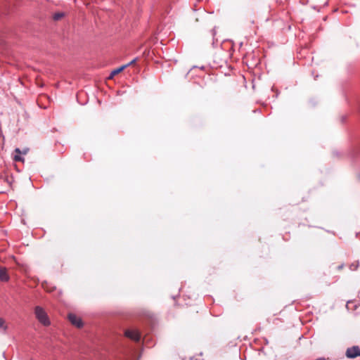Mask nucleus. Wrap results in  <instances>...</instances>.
I'll use <instances>...</instances> for the list:
<instances>
[{
	"label": "nucleus",
	"instance_id": "f257e3e1",
	"mask_svg": "<svg viewBox=\"0 0 360 360\" xmlns=\"http://www.w3.org/2000/svg\"><path fill=\"white\" fill-rule=\"evenodd\" d=\"M124 336L135 342H139L141 339V334L137 330H126Z\"/></svg>",
	"mask_w": 360,
	"mask_h": 360
},
{
	"label": "nucleus",
	"instance_id": "f03ea898",
	"mask_svg": "<svg viewBox=\"0 0 360 360\" xmlns=\"http://www.w3.org/2000/svg\"><path fill=\"white\" fill-rule=\"evenodd\" d=\"M346 356L349 359H354L360 356V348L359 346H353L347 348L346 351Z\"/></svg>",
	"mask_w": 360,
	"mask_h": 360
},
{
	"label": "nucleus",
	"instance_id": "7ed1b4c3",
	"mask_svg": "<svg viewBox=\"0 0 360 360\" xmlns=\"http://www.w3.org/2000/svg\"><path fill=\"white\" fill-rule=\"evenodd\" d=\"M68 319L70 322L77 328H82L83 326V322L82 319L75 314H69Z\"/></svg>",
	"mask_w": 360,
	"mask_h": 360
},
{
	"label": "nucleus",
	"instance_id": "20e7f679",
	"mask_svg": "<svg viewBox=\"0 0 360 360\" xmlns=\"http://www.w3.org/2000/svg\"><path fill=\"white\" fill-rule=\"evenodd\" d=\"M36 318L42 324L45 325V311L41 307H36L34 310Z\"/></svg>",
	"mask_w": 360,
	"mask_h": 360
},
{
	"label": "nucleus",
	"instance_id": "39448f33",
	"mask_svg": "<svg viewBox=\"0 0 360 360\" xmlns=\"http://www.w3.org/2000/svg\"><path fill=\"white\" fill-rule=\"evenodd\" d=\"M9 279L10 277L8 274L6 268L0 266V281L3 282H7L9 281Z\"/></svg>",
	"mask_w": 360,
	"mask_h": 360
},
{
	"label": "nucleus",
	"instance_id": "423d86ee",
	"mask_svg": "<svg viewBox=\"0 0 360 360\" xmlns=\"http://www.w3.org/2000/svg\"><path fill=\"white\" fill-rule=\"evenodd\" d=\"M127 67H128V65H124L111 72V73L109 75V79H112L115 75L121 72L122 70H124Z\"/></svg>",
	"mask_w": 360,
	"mask_h": 360
},
{
	"label": "nucleus",
	"instance_id": "0eeeda50",
	"mask_svg": "<svg viewBox=\"0 0 360 360\" xmlns=\"http://www.w3.org/2000/svg\"><path fill=\"white\" fill-rule=\"evenodd\" d=\"M15 153L16 154L14 155L13 160L15 162H23L24 161V158L20 155L21 150L19 148H15Z\"/></svg>",
	"mask_w": 360,
	"mask_h": 360
},
{
	"label": "nucleus",
	"instance_id": "6e6552de",
	"mask_svg": "<svg viewBox=\"0 0 360 360\" xmlns=\"http://www.w3.org/2000/svg\"><path fill=\"white\" fill-rule=\"evenodd\" d=\"M64 16V13H56L53 15V19L55 20H60L61 18H63Z\"/></svg>",
	"mask_w": 360,
	"mask_h": 360
},
{
	"label": "nucleus",
	"instance_id": "1a4fd4ad",
	"mask_svg": "<svg viewBox=\"0 0 360 360\" xmlns=\"http://www.w3.org/2000/svg\"><path fill=\"white\" fill-rule=\"evenodd\" d=\"M43 98L44 96H39V98L37 99V103L39 105V106L41 108H44V104H43Z\"/></svg>",
	"mask_w": 360,
	"mask_h": 360
},
{
	"label": "nucleus",
	"instance_id": "9d476101",
	"mask_svg": "<svg viewBox=\"0 0 360 360\" xmlns=\"http://www.w3.org/2000/svg\"><path fill=\"white\" fill-rule=\"evenodd\" d=\"M4 326V320L0 318V328Z\"/></svg>",
	"mask_w": 360,
	"mask_h": 360
},
{
	"label": "nucleus",
	"instance_id": "9b49d317",
	"mask_svg": "<svg viewBox=\"0 0 360 360\" xmlns=\"http://www.w3.org/2000/svg\"><path fill=\"white\" fill-rule=\"evenodd\" d=\"M136 58L132 60L131 62H129V63H127V65H128V66L131 65V64H134V63L136 61Z\"/></svg>",
	"mask_w": 360,
	"mask_h": 360
},
{
	"label": "nucleus",
	"instance_id": "f8f14e48",
	"mask_svg": "<svg viewBox=\"0 0 360 360\" xmlns=\"http://www.w3.org/2000/svg\"><path fill=\"white\" fill-rule=\"evenodd\" d=\"M316 360H326V359L324 357H319V358L316 359Z\"/></svg>",
	"mask_w": 360,
	"mask_h": 360
},
{
	"label": "nucleus",
	"instance_id": "ddd939ff",
	"mask_svg": "<svg viewBox=\"0 0 360 360\" xmlns=\"http://www.w3.org/2000/svg\"><path fill=\"white\" fill-rule=\"evenodd\" d=\"M343 268V264H341L338 266V269H342Z\"/></svg>",
	"mask_w": 360,
	"mask_h": 360
},
{
	"label": "nucleus",
	"instance_id": "4468645a",
	"mask_svg": "<svg viewBox=\"0 0 360 360\" xmlns=\"http://www.w3.org/2000/svg\"><path fill=\"white\" fill-rule=\"evenodd\" d=\"M50 323V321L48 320V319L46 318V326L49 325Z\"/></svg>",
	"mask_w": 360,
	"mask_h": 360
}]
</instances>
